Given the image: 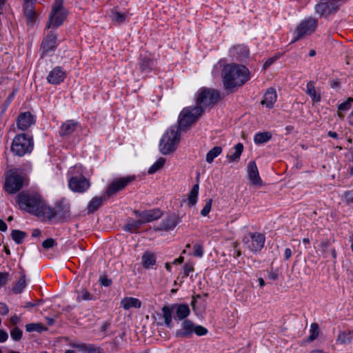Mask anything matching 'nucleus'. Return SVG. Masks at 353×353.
I'll return each instance as SVG.
<instances>
[{
  "label": "nucleus",
  "instance_id": "obj_1",
  "mask_svg": "<svg viewBox=\"0 0 353 353\" xmlns=\"http://www.w3.org/2000/svg\"><path fill=\"white\" fill-rule=\"evenodd\" d=\"M16 201L21 209L43 219L50 220L56 214H61L59 209L54 212L48 206L37 193L22 192L17 195Z\"/></svg>",
  "mask_w": 353,
  "mask_h": 353
},
{
  "label": "nucleus",
  "instance_id": "obj_2",
  "mask_svg": "<svg viewBox=\"0 0 353 353\" xmlns=\"http://www.w3.org/2000/svg\"><path fill=\"white\" fill-rule=\"evenodd\" d=\"M221 75L223 87L229 91L243 85L250 79L248 69L244 65L236 63L225 65L222 70Z\"/></svg>",
  "mask_w": 353,
  "mask_h": 353
},
{
  "label": "nucleus",
  "instance_id": "obj_3",
  "mask_svg": "<svg viewBox=\"0 0 353 353\" xmlns=\"http://www.w3.org/2000/svg\"><path fill=\"white\" fill-rule=\"evenodd\" d=\"M26 176L17 169H11L6 172L4 189L8 194L19 192L26 184Z\"/></svg>",
  "mask_w": 353,
  "mask_h": 353
},
{
  "label": "nucleus",
  "instance_id": "obj_4",
  "mask_svg": "<svg viewBox=\"0 0 353 353\" xmlns=\"http://www.w3.org/2000/svg\"><path fill=\"white\" fill-rule=\"evenodd\" d=\"M181 132L179 128L174 126L163 136L160 143V151L163 154L173 152L180 140Z\"/></svg>",
  "mask_w": 353,
  "mask_h": 353
},
{
  "label": "nucleus",
  "instance_id": "obj_5",
  "mask_svg": "<svg viewBox=\"0 0 353 353\" xmlns=\"http://www.w3.org/2000/svg\"><path fill=\"white\" fill-rule=\"evenodd\" d=\"M203 113L200 106L188 107L182 110L179 116V125L176 128L185 129L193 124Z\"/></svg>",
  "mask_w": 353,
  "mask_h": 353
},
{
  "label": "nucleus",
  "instance_id": "obj_6",
  "mask_svg": "<svg viewBox=\"0 0 353 353\" xmlns=\"http://www.w3.org/2000/svg\"><path fill=\"white\" fill-rule=\"evenodd\" d=\"M33 149V141L26 134L17 135L12 143L11 150L17 156L22 157Z\"/></svg>",
  "mask_w": 353,
  "mask_h": 353
},
{
  "label": "nucleus",
  "instance_id": "obj_7",
  "mask_svg": "<svg viewBox=\"0 0 353 353\" xmlns=\"http://www.w3.org/2000/svg\"><path fill=\"white\" fill-rule=\"evenodd\" d=\"M67 12L63 7L61 0L56 1L52 6L48 21L46 24L47 28H56L60 26L66 18Z\"/></svg>",
  "mask_w": 353,
  "mask_h": 353
},
{
  "label": "nucleus",
  "instance_id": "obj_8",
  "mask_svg": "<svg viewBox=\"0 0 353 353\" xmlns=\"http://www.w3.org/2000/svg\"><path fill=\"white\" fill-rule=\"evenodd\" d=\"M221 99L219 92L213 89H203L196 98V105L203 110L208 106H212Z\"/></svg>",
  "mask_w": 353,
  "mask_h": 353
},
{
  "label": "nucleus",
  "instance_id": "obj_9",
  "mask_svg": "<svg viewBox=\"0 0 353 353\" xmlns=\"http://www.w3.org/2000/svg\"><path fill=\"white\" fill-rule=\"evenodd\" d=\"M135 177L134 176H128L115 179L108 187L107 190L105 192V196L107 197H110L112 195L124 189L128 184L132 183Z\"/></svg>",
  "mask_w": 353,
  "mask_h": 353
},
{
  "label": "nucleus",
  "instance_id": "obj_10",
  "mask_svg": "<svg viewBox=\"0 0 353 353\" xmlns=\"http://www.w3.org/2000/svg\"><path fill=\"white\" fill-rule=\"evenodd\" d=\"M250 238L245 236L243 242L247 245L248 248L252 252L260 251L265 243V236L263 234L254 232L250 233Z\"/></svg>",
  "mask_w": 353,
  "mask_h": 353
},
{
  "label": "nucleus",
  "instance_id": "obj_11",
  "mask_svg": "<svg viewBox=\"0 0 353 353\" xmlns=\"http://www.w3.org/2000/svg\"><path fill=\"white\" fill-rule=\"evenodd\" d=\"M317 26V20L314 18H309L303 21L296 28V37L292 41V43L296 42L298 39L305 34H312L316 29Z\"/></svg>",
  "mask_w": 353,
  "mask_h": 353
},
{
  "label": "nucleus",
  "instance_id": "obj_12",
  "mask_svg": "<svg viewBox=\"0 0 353 353\" xmlns=\"http://www.w3.org/2000/svg\"><path fill=\"white\" fill-rule=\"evenodd\" d=\"M179 223V217L174 214L168 215L160 223L159 225L154 226L155 231H169L173 230Z\"/></svg>",
  "mask_w": 353,
  "mask_h": 353
},
{
  "label": "nucleus",
  "instance_id": "obj_13",
  "mask_svg": "<svg viewBox=\"0 0 353 353\" xmlns=\"http://www.w3.org/2000/svg\"><path fill=\"white\" fill-rule=\"evenodd\" d=\"M69 186L73 191L83 192L90 187V183L83 176H74L69 181Z\"/></svg>",
  "mask_w": 353,
  "mask_h": 353
},
{
  "label": "nucleus",
  "instance_id": "obj_14",
  "mask_svg": "<svg viewBox=\"0 0 353 353\" xmlns=\"http://www.w3.org/2000/svg\"><path fill=\"white\" fill-rule=\"evenodd\" d=\"M34 123V117L30 112L21 113L17 119V128L22 130H26Z\"/></svg>",
  "mask_w": 353,
  "mask_h": 353
},
{
  "label": "nucleus",
  "instance_id": "obj_15",
  "mask_svg": "<svg viewBox=\"0 0 353 353\" xmlns=\"http://www.w3.org/2000/svg\"><path fill=\"white\" fill-rule=\"evenodd\" d=\"M248 175L252 185L256 186H261L263 185V181L259 176V170L254 161H250L248 163Z\"/></svg>",
  "mask_w": 353,
  "mask_h": 353
},
{
  "label": "nucleus",
  "instance_id": "obj_16",
  "mask_svg": "<svg viewBox=\"0 0 353 353\" xmlns=\"http://www.w3.org/2000/svg\"><path fill=\"white\" fill-rule=\"evenodd\" d=\"M162 215L163 212L159 208L145 210L139 214V216L141 218L140 220L143 224L157 220L160 219Z\"/></svg>",
  "mask_w": 353,
  "mask_h": 353
},
{
  "label": "nucleus",
  "instance_id": "obj_17",
  "mask_svg": "<svg viewBox=\"0 0 353 353\" xmlns=\"http://www.w3.org/2000/svg\"><path fill=\"white\" fill-rule=\"evenodd\" d=\"M56 35L50 32L43 40L41 46V50L42 51V56L46 54L49 51L54 50L56 48Z\"/></svg>",
  "mask_w": 353,
  "mask_h": 353
},
{
  "label": "nucleus",
  "instance_id": "obj_18",
  "mask_svg": "<svg viewBox=\"0 0 353 353\" xmlns=\"http://www.w3.org/2000/svg\"><path fill=\"white\" fill-rule=\"evenodd\" d=\"M66 77L65 72L61 67H56L50 72L47 80L51 84H59L62 82Z\"/></svg>",
  "mask_w": 353,
  "mask_h": 353
},
{
  "label": "nucleus",
  "instance_id": "obj_19",
  "mask_svg": "<svg viewBox=\"0 0 353 353\" xmlns=\"http://www.w3.org/2000/svg\"><path fill=\"white\" fill-rule=\"evenodd\" d=\"M338 10V7L333 3H320L316 5L315 10L316 12L319 14L321 16H327L336 12Z\"/></svg>",
  "mask_w": 353,
  "mask_h": 353
},
{
  "label": "nucleus",
  "instance_id": "obj_20",
  "mask_svg": "<svg viewBox=\"0 0 353 353\" xmlns=\"http://www.w3.org/2000/svg\"><path fill=\"white\" fill-rule=\"evenodd\" d=\"M194 323L190 320H184L181 324V329L176 330V336L188 338L192 336L194 329Z\"/></svg>",
  "mask_w": 353,
  "mask_h": 353
},
{
  "label": "nucleus",
  "instance_id": "obj_21",
  "mask_svg": "<svg viewBox=\"0 0 353 353\" xmlns=\"http://www.w3.org/2000/svg\"><path fill=\"white\" fill-rule=\"evenodd\" d=\"M79 125V123L74 120H68L64 122L60 129L59 134L61 137H66L75 131Z\"/></svg>",
  "mask_w": 353,
  "mask_h": 353
},
{
  "label": "nucleus",
  "instance_id": "obj_22",
  "mask_svg": "<svg viewBox=\"0 0 353 353\" xmlns=\"http://www.w3.org/2000/svg\"><path fill=\"white\" fill-rule=\"evenodd\" d=\"M24 14L27 19V23L32 25L36 20V13L34 10V3L27 2L23 5Z\"/></svg>",
  "mask_w": 353,
  "mask_h": 353
},
{
  "label": "nucleus",
  "instance_id": "obj_23",
  "mask_svg": "<svg viewBox=\"0 0 353 353\" xmlns=\"http://www.w3.org/2000/svg\"><path fill=\"white\" fill-rule=\"evenodd\" d=\"M172 309L175 312V318L179 320L185 319L190 313V308L185 304H172Z\"/></svg>",
  "mask_w": 353,
  "mask_h": 353
},
{
  "label": "nucleus",
  "instance_id": "obj_24",
  "mask_svg": "<svg viewBox=\"0 0 353 353\" xmlns=\"http://www.w3.org/2000/svg\"><path fill=\"white\" fill-rule=\"evenodd\" d=\"M276 92L274 88H269L264 94L263 99L261 103L265 105L267 108H272L276 101Z\"/></svg>",
  "mask_w": 353,
  "mask_h": 353
},
{
  "label": "nucleus",
  "instance_id": "obj_25",
  "mask_svg": "<svg viewBox=\"0 0 353 353\" xmlns=\"http://www.w3.org/2000/svg\"><path fill=\"white\" fill-rule=\"evenodd\" d=\"M121 305L125 310H128L132 307L140 308L141 302L139 299L134 297H125L121 301Z\"/></svg>",
  "mask_w": 353,
  "mask_h": 353
},
{
  "label": "nucleus",
  "instance_id": "obj_26",
  "mask_svg": "<svg viewBox=\"0 0 353 353\" xmlns=\"http://www.w3.org/2000/svg\"><path fill=\"white\" fill-rule=\"evenodd\" d=\"M156 263V256L154 253L146 251L142 256V265L144 268L148 269Z\"/></svg>",
  "mask_w": 353,
  "mask_h": 353
},
{
  "label": "nucleus",
  "instance_id": "obj_27",
  "mask_svg": "<svg viewBox=\"0 0 353 353\" xmlns=\"http://www.w3.org/2000/svg\"><path fill=\"white\" fill-rule=\"evenodd\" d=\"M174 310L172 309V305H163L162 307V316L164 319V323L167 327H172V316Z\"/></svg>",
  "mask_w": 353,
  "mask_h": 353
},
{
  "label": "nucleus",
  "instance_id": "obj_28",
  "mask_svg": "<svg viewBox=\"0 0 353 353\" xmlns=\"http://www.w3.org/2000/svg\"><path fill=\"white\" fill-rule=\"evenodd\" d=\"M306 93L312 98L313 102H319L321 101V96L316 94L314 82L309 81L307 83Z\"/></svg>",
  "mask_w": 353,
  "mask_h": 353
},
{
  "label": "nucleus",
  "instance_id": "obj_29",
  "mask_svg": "<svg viewBox=\"0 0 353 353\" xmlns=\"http://www.w3.org/2000/svg\"><path fill=\"white\" fill-rule=\"evenodd\" d=\"M103 199H105V196L93 198L88 206V212H95L102 205Z\"/></svg>",
  "mask_w": 353,
  "mask_h": 353
},
{
  "label": "nucleus",
  "instance_id": "obj_30",
  "mask_svg": "<svg viewBox=\"0 0 353 353\" xmlns=\"http://www.w3.org/2000/svg\"><path fill=\"white\" fill-rule=\"evenodd\" d=\"M272 138V134L270 132H263L256 133L254 141L256 144H262L268 142Z\"/></svg>",
  "mask_w": 353,
  "mask_h": 353
},
{
  "label": "nucleus",
  "instance_id": "obj_31",
  "mask_svg": "<svg viewBox=\"0 0 353 353\" xmlns=\"http://www.w3.org/2000/svg\"><path fill=\"white\" fill-rule=\"evenodd\" d=\"M199 184L194 185L188 194V205L190 206H193L196 203L199 193Z\"/></svg>",
  "mask_w": 353,
  "mask_h": 353
},
{
  "label": "nucleus",
  "instance_id": "obj_32",
  "mask_svg": "<svg viewBox=\"0 0 353 353\" xmlns=\"http://www.w3.org/2000/svg\"><path fill=\"white\" fill-rule=\"evenodd\" d=\"M222 152V148L220 146H215L211 149L206 154V161L208 163H212L214 159L218 157Z\"/></svg>",
  "mask_w": 353,
  "mask_h": 353
},
{
  "label": "nucleus",
  "instance_id": "obj_33",
  "mask_svg": "<svg viewBox=\"0 0 353 353\" xmlns=\"http://www.w3.org/2000/svg\"><path fill=\"white\" fill-rule=\"evenodd\" d=\"M353 99L350 97L347 99V101L339 105L338 116L340 119H343L344 118V114H343V112L346 111L350 108L351 103Z\"/></svg>",
  "mask_w": 353,
  "mask_h": 353
},
{
  "label": "nucleus",
  "instance_id": "obj_34",
  "mask_svg": "<svg viewBox=\"0 0 353 353\" xmlns=\"http://www.w3.org/2000/svg\"><path fill=\"white\" fill-rule=\"evenodd\" d=\"M153 65V61L148 57H141L139 67L141 72L150 71Z\"/></svg>",
  "mask_w": 353,
  "mask_h": 353
},
{
  "label": "nucleus",
  "instance_id": "obj_35",
  "mask_svg": "<svg viewBox=\"0 0 353 353\" xmlns=\"http://www.w3.org/2000/svg\"><path fill=\"white\" fill-rule=\"evenodd\" d=\"M58 208L60 211L61 214H56L54 217H58L59 219L62 220L69 216L70 210H69V208L68 206L63 205L62 204H59L56 206L55 209L52 208V210L54 212H57Z\"/></svg>",
  "mask_w": 353,
  "mask_h": 353
},
{
  "label": "nucleus",
  "instance_id": "obj_36",
  "mask_svg": "<svg viewBox=\"0 0 353 353\" xmlns=\"http://www.w3.org/2000/svg\"><path fill=\"white\" fill-rule=\"evenodd\" d=\"M141 220H133L129 221L124 227V230L127 232H135L142 225Z\"/></svg>",
  "mask_w": 353,
  "mask_h": 353
},
{
  "label": "nucleus",
  "instance_id": "obj_37",
  "mask_svg": "<svg viewBox=\"0 0 353 353\" xmlns=\"http://www.w3.org/2000/svg\"><path fill=\"white\" fill-rule=\"evenodd\" d=\"M26 276L24 274H23L17 283L13 286L12 288V292L14 294H19L21 293L23 290V289L26 287Z\"/></svg>",
  "mask_w": 353,
  "mask_h": 353
},
{
  "label": "nucleus",
  "instance_id": "obj_38",
  "mask_svg": "<svg viewBox=\"0 0 353 353\" xmlns=\"http://www.w3.org/2000/svg\"><path fill=\"white\" fill-rule=\"evenodd\" d=\"M234 149L235 152L234 154L228 155V158L230 161H236L240 158V156L243 150V145L241 143H239L234 146Z\"/></svg>",
  "mask_w": 353,
  "mask_h": 353
},
{
  "label": "nucleus",
  "instance_id": "obj_39",
  "mask_svg": "<svg viewBox=\"0 0 353 353\" xmlns=\"http://www.w3.org/2000/svg\"><path fill=\"white\" fill-rule=\"evenodd\" d=\"M27 236L25 232L14 230L12 231L11 236L13 241L17 244H20L22 243L23 239Z\"/></svg>",
  "mask_w": 353,
  "mask_h": 353
},
{
  "label": "nucleus",
  "instance_id": "obj_40",
  "mask_svg": "<svg viewBox=\"0 0 353 353\" xmlns=\"http://www.w3.org/2000/svg\"><path fill=\"white\" fill-rule=\"evenodd\" d=\"M165 159L163 157H160L148 170V172L150 174H152L159 170L164 165Z\"/></svg>",
  "mask_w": 353,
  "mask_h": 353
},
{
  "label": "nucleus",
  "instance_id": "obj_41",
  "mask_svg": "<svg viewBox=\"0 0 353 353\" xmlns=\"http://www.w3.org/2000/svg\"><path fill=\"white\" fill-rule=\"evenodd\" d=\"M26 331L28 332H41L43 330H46L47 328L41 323H29L26 325Z\"/></svg>",
  "mask_w": 353,
  "mask_h": 353
},
{
  "label": "nucleus",
  "instance_id": "obj_42",
  "mask_svg": "<svg viewBox=\"0 0 353 353\" xmlns=\"http://www.w3.org/2000/svg\"><path fill=\"white\" fill-rule=\"evenodd\" d=\"M352 339V336L350 332L346 333L345 332H343L339 333L337 338V341L341 344H345L350 343Z\"/></svg>",
  "mask_w": 353,
  "mask_h": 353
},
{
  "label": "nucleus",
  "instance_id": "obj_43",
  "mask_svg": "<svg viewBox=\"0 0 353 353\" xmlns=\"http://www.w3.org/2000/svg\"><path fill=\"white\" fill-rule=\"evenodd\" d=\"M22 334L23 331L18 327L15 326L10 330V336L14 341H18L21 340Z\"/></svg>",
  "mask_w": 353,
  "mask_h": 353
},
{
  "label": "nucleus",
  "instance_id": "obj_44",
  "mask_svg": "<svg viewBox=\"0 0 353 353\" xmlns=\"http://www.w3.org/2000/svg\"><path fill=\"white\" fill-rule=\"evenodd\" d=\"M77 299L78 301H80V300H84V301L92 300V299H93V296L90 292H88V291L86 290L85 289H82L79 292V294L78 295Z\"/></svg>",
  "mask_w": 353,
  "mask_h": 353
},
{
  "label": "nucleus",
  "instance_id": "obj_45",
  "mask_svg": "<svg viewBox=\"0 0 353 353\" xmlns=\"http://www.w3.org/2000/svg\"><path fill=\"white\" fill-rule=\"evenodd\" d=\"M310 332H311V334L309 336V340L312 341H314V339H316L319 336V325L317 323H312L311 327H310Z\"/></svg>",
  "mask_w": 353,
  "mask_h": 353
},
{
  "label": "nucleus",
  "instance_id": "obj_46",
  "mask_svg": "<svg viewBox=\"0 0 353 353\" xmlns=\"http://www.w3.org/2000/svg\"><path fill=\"white\" fill-rule=\"evenodd\" d=\"M212 199H209L206 200L205 205L201 211V214L202 216H205L210 213V212L211 210V208H212Z\"/></svg>",
  "mask_w": 353,
  "mask_h": 353
},
{
  "label": "nucleus",
  "instance_id": "obj_47",
  "mask_svg": "<svg viewBox=\"0 0 353 353\" xmlns=\"http://www.w3.org/2000/svg\"><path fill=\"white\" fill-rule=\"evenodd\" d=\"M330 245L331 243L327 239L323 240L321 242L319 245V249L324 257H326L327 249L330 247Z\"/></svg>",
  "mask_w": 353,
  "mask_h": 353
},
{
  "label": "nucleus",
  "instance_id": "obj_48",
  "mask_svg": "<svg viewBox=\"0 0 353 353\" xmlns=\"http://www.w3.org/2000/svg\"><path fill=\"white\" fill-rule=\"evenodd\" d=\"M125 14L123 13H120L117 11H115L112 13V19L117 21L118 23H121L125 19Z\"/></svg>",
  "mask_w": 353,
  "mask_h": 353
},
{
  "label": "nucleus",
  "instance_id": "obj_49",
  "mask_svg": "<svg viewBox=\"0 0 353 353\" xmlns=\"http://www.w3.org/2000/svg\"><path fill=\"white\" fill-rule=\"evenodd\" d=\"M55 245V240L52 238L47 239L42 243V246L44 249L51 248L54 247Z\"/></svg>",
  "mask_w": 353,
  "mask_h": 353
},
{
  "label": "nucleus",
  "instance_id": "obj_50",
  "mask_svg": "<svg viewBox=\"0 0 353 353\" xmlns=\"http://www.w3.org/2000/svg\"><path fill=\"white\" fill-rule=\"evenodd\" d=\"M194 332L198 336H203L208 333V330L201 325H196Z\"/></svg>",
  "mask_w": 353,
  "mask_h": 353
},
{
  "label": "nucleus",
  "instance_id": "obj_51",
  "mask_svg": "<svg viewBox=\"0 0 353 353\" xmlns=\"http://www.w3.org/2000/svg\"><path fill=\"white\" fill-rule=\"evenodd\" d=\"M194 255L196 257H201L203 254V248L201 245L195 244L194 245Z\"/></svg>",
  "mask_w": 353,
  "mask_h": 353
},
{
  "label": "nucleus",
  "instance_id": "obj_52",
  "mask_svg": "<svg viewBox=\"0 0 353 353\" xmlns=\"http://www.w3.org/2000/svg\"><path fill=\"white\" fill-rule=\"evenodd\" d=\"M279 58V55H274V56L268 59L263 65V69L264 70L268 69Z\"/></svg>",
  "mask_w": 353,
  "mask_h": 353
},
{
  "label": "nucleus",
  "instance_id": "obj_53",
  "mask_svg": "<svg viewBox=\"0 0 353 353\" xmlns=\"http://www.w3.org/2000/svg\"><path fill=\"white\" fill-rule=\"evenodd\" d=\"M184 276H188L189 274L194 271V266L192 263H186L183 265Z\"/></svg>",
  "mask_w": 353,
  "mask_h": 353
},
{
  "label": "nucleus",
  "instance_id": "obj_54",
  "mask_svg": "<svg viewBox=\"0 0 353 353\" xmlns=\"http://www.w3.org/2000/svg\"><path fill=\"white\" fill-rule=\"evenodd\" d=\"M8 277V272H0V286L6 284Z\"/></svg>",
  "mask_w": 353,
  "mask_h": 353
},
{
  "label": "nucleus",
  "instance_id": "obj_55",
  "mask_svg": "<svg viewBox=\"0 0 353 353\" xmlns=\"http://www.w3.org/2000/svg\"><path fill=\"white\" fill-rule=\"evenodd\" d=\"M99 281L100 283L105 287H108L112 284V281L108 279L105 276H101Z\"/></svg>",
  "mask_w": 353,
  "mask_h": 353
},
{
  "label": "nucleus",
  "instance_id": "obj_56",
  "mask_svg": "<svg viewBox=\"0 0 353 353\" xmlns=\"http://www.w3.org/2000/svg\"><path fill=\"white\" fill-rule=\"evenodd\" d=\"M9 312V309L5 303H0V314L6 315Z\"/></svg>",
  "mask_w": 353,
  "mask_h": 353
},
{
  "label": "nucleus",
  "instance_id": "obj_57",
  "mask_svg": "<svg viewBox=\"0 0 353 353\" xmlns=\"http://www.w3.org/2000/svg\"><path fill=\"white\" fill-rule=\"evenodd\" d=\"M86 352H90V353H101V350L99 347H95L90 345H88Z\"/></svg>",
  "mask_w": 353,
  "mask_h": 353
},
{
  "label": "nucleus",
  "instance_id": "obj_58",
  "mask_svg": "<svg viewBox=\"0 0 353 353\" xmlns=\"http://www.w3.org/2000/svg\"><path fill=\"white\" fill-rule=\"evenodd\" d=\"M8 338V333L3 330H0V343L6 341Z\"/></svg>",
  "mask_w": 353,
  "mask_h": 353
},
{
  "label": "nucleus",
  "instance_id": "obj_59",
  "mask_svg": "<svg viewBox=\"0 0 353 353\" xmlns=\"http://www.w3.org/2000/svg\"><path fill=\"white\" fill-rule=\"evenodd\" d=\"M19 321H20V319L17 315H14V316H11L10 319V325L14 326L17 324H18L19 323Z\"/></svg>",
  "mask_w": 353,
  "mask_h": 353
},
{
  "label": "nucleus",
  "instance_id": "obj_60",
  "mask_svg": "<svg viewBox=\"0 0 353 353\" xmlns=\"http://www.w3.org/2000/svg\"><path fill=\"white\" fill-rule=\"evenodd\" d=\"M345 199L347 202L353 203V190L346 192Z\"/></svg>",
  "mask_w": 353,
  "mask_h": 353
},
{
  "label": "nucleus",
  "instance_id": "obj_61",
  "mask_svg": "<svg viewBox=\"0 0 353 353\" xmlns=\"http://www.w3.org/2000/svg\"><path fill=\"white\" fill-rule=\"evenodd\" d=\"M72 347H77L83 352H86V349L88 347V345L85 344V343H81V344H73L72 345Z\"/></svg>",
  "mask_w": 353,
  "mask_h": 353
},
{
  "label": "nucleus",
  "instance_id": "obj_62",
  "mask_svg": "<svg viewBox=\"0 0 353 353\" xmlns=\"http://www.w3.org/2000/svg\"><path fill=\"white\" fill-rule=\"evenodd\" d=\"M330 86L332 88L335 89L339 88L340 82L338 80H332L330 82Z\"/></svg>",
  "mask_w": 353,
  "mask_h": 353
},
{
  "label": "nucleus",
  "instance_id": "obj_63",
  "mask_svg": "<svg viewBox=\"0 0 353 353\" xmlns=\"http://www.w3.org/2000/svg\"><path fill=\"white\" fill-rule=\"evenodd\" d=\"M268 278L271 280L276 281L278 279V274L274 272H270Z\"/></svg>",
  "mask_w": 353,
  "mask_h": 353
},
{
  "label": "nucleus",
  "instance_id": "obj_64",
  "mask_svg": "<svg viewBox=\"0 0 353 353\" xmlns=\"http://www.w3.org/2000/svg\"><path fill=\"white\" fill-rule=\"evenodd\" d=\"M284 254L285 259L288 260L292 256V251L290 248H286Z\"/></svg>",
  "mask_w": 353,
  "mask_h": 353
}]
</instances>
